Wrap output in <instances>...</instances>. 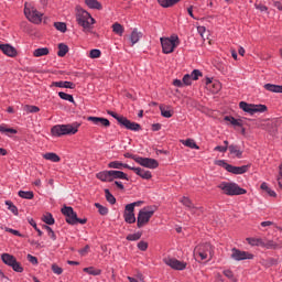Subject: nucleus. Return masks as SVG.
<instances>
[{
	"instance_id": "8fccbe9b",
	"label": "nucleus",
	"mask_w": 282,
	"mask_h": 282,
	"mask_svg": "<svg viewBox=\"0 0 282 282\" xmlns=\"http://www.w3.org/2000/svg\"><path fill=\"white\" fill-rule=\"evenodd\" d=\"M96 208H98V213L99 215H108L109 214V209L102 205H100V203H95Z\"/></svg>"
},
{
	"instance_id": "864d4df0",
	"label": "nucleus",
	"mask_w": 282,
	"mask_h": 282,
	"mask_svg": "<svg viewBox=\"0 0 282 282\" xmlns=\"http://www.w3.org/2000/svg\"><path fill=\"white\" fill-rule=\"evenodd\" d=\"M181 203L183 206H186V208H193V202H191V198L183 196L181 198Z\"/></svg>"
},
{
	"instance_id": "de8ad7c7",
	"label": "nucleus",
	"mask_w": 282,
	"mask_h": 282,
	"mask_svg": "<svg viewBox=\"0 0 282 282\" xmlns=\"http://www.w3.org/2000/svg\"><path fill=\"white\" fill-rule=\"evenodd\" d=\"M54 28L57 29L58 32H67V24H65L64 22H55Z\"/></svg>"
},
{
	"instance_id": "412c9836",
	"label": "nucleus",
	"mask_w": 282,
	"mask_h": 282,
	"mask_svg": "<svg viewBox=\"0 0 282 282\" xmlns=\"http://www.w3.org/2000/svg\"><path fill=\"white\" fill-rule=\"evenodd\" d=\"M110 180H129V176L122 171L110 170Z\"/></svg>"
},
{
	"instance_id": "c85d7f7f",
	"label": "nucleus",
	"mask_w": 282,
	"mask_h": 282,
	"mask_svg": "<svg viewBox=\"0 0 282 282\" xmlns=\"http://www.w3.org/2000/svg\"><path fill=\"white\" fill-rule=\"evenodd\" d=\"M264 89H267V91H271L272 94H282L281 85L265 84Z\"/></svg>"
},
{
	"instance_id": "338daca9",
	"label": "nucleus",
	"mask_w": 282,
	"mask_h": 282,
	"mask_svg": "<svg viewBox=\"0 0 282 282\" xmlns=\"http://www.w3.org/2000/svg\"><path fill=\"white\" fill-rule=\"evenodd\" d=\"M256 10H259L260 12H268V7L263 4H254Z\"/></svg>"
},
{
	"instance_id": "37998d69",
	"label": "nucleus",
	"mask_w": 282,
	"mask_h": 282,
	"mask_svg": "<svg viewBox=\"0 0 282 282\" xmlns=\"http://www.w3.org/2000/svg\"><path fill=\"white\" fill-rule=\"evenodd\" d=\"M127 241H139V239H142V232L138 231L134 234H130L126 237Z\"/></svg>"
},
{
	"instance_id": "5701e85b",
	"label": "nucleus",
	"mask_w": 282,
	"mask_h": 282,
	"mask_svg": "<svg viewBox=\"0 0 282 282\" xmlns=\"http://www.w3.org/2000/svg\"><path fill=\"white\" fill-rule=\"evenodd\" d=\"M262 248H267V250H281L282 243H276L274 240L263 241Z\"/></svg>"
},
{
	"instance_id": "ea45409f",
	"label": "nucleus",
	"mask_w": 282,
	"mask_h": 282,
	"mask_svg": "<svg viewBox=\"0 0 282 282\" xmlns=\"http://www.w3.org/2000/svg\"><path fill=\"white\" fill-rule=\"evenodd\" d=\"M225 120L227 122H230V124H232L234 127H241L242 126L241 120L236 119L235 117L226 116Z\"/></svg>"
},
{
	"instance_id": "6ab92c4d",
	"label": "nucleus",
	"mask_w": 282,
	"mask_h": 282,
	"mask_svg": "<svg viewBox=\"0 0 282 282\" xmlns=\"http://www.w3.org/2000/svg\"><path fill=\"white\" fill-rule=\"evenodd\" d=\"M248 169H250V165H242V166L230 165L228 173H232V175H243V173H248Z\"/></svg>"
},
{
	"instance_id": "4d7b16f0",
	"label": "nucleus",
	"mask_w": 282,
	"mask_h": 282,
	"mask_svg": "<svg viewBox=\"0 0 282 282\" xmlns=\"http://www.w3.org/2000/svg\"><path fill=\"white\" fill-rule=\"evenodd\" d=\"M189 76H192V80H199V77L202 76V70L194 69Z\"/></svg>"
},
{
	"instance_id": "2f4dec72",
	"label": "nucleus",
	"mask_w": 282,
	"mask_h": 282,
	"mask_svg": "<svg viewBox=\"0 0 282 282\" xmlns=\"http://www.w3.org/2000/svg\"><path fill=\"white\" fill-rule=\"evenodd\" d=\"M181 144H183V147H187L188 149H196V151H199V145H197L193 139L181 140Z\"/></svg>"
},
{
	"instance_id": "f8f14e48",
	"label": "nucleus",
	"mask_w": 282,
	"mask_h": 282,
	"mask_svg": "<svg viewBox=\"0 0 282 282\" xmlns=\"http://www.w3.org/2000/svg\"><path fill=\"white\" fill-rule=\"evenodd\" d=\"M61 212L66 217L67 224L70 226H76V224H78V215H76L74 208L64 206Z\"/></svg>"
},
{
	"instance_id": "aec40b11",
	"label": "nucleus",
	"mask_w": 282,
	"mask_h": 282,
	"mask_svg": "<svg viewBox=\"0 0 282 282\" xmlns=\"http://www.w3.org/2000/svg\"><path fill=\"white\" fill-rule=\"evenodd\" d=\"M52 87H59V89H76V84L72 82L59 80L53 82Z\"/></svg>"
},
{
	"instance_id": "58836bf2",
	"label": "nucleus",
	"mask_w": 282,
	"mask_h": 282,
	"mask_svg": "<svg viewBox=\"0 0 282 282\" xmlns=\"http://www.w3.org/2000/svg\"><path fill=\"white\" fill-rule=\"evenodd\" d=\"M19 197H21L22 199H34V192H25V191H20L18 193Z\"/></svg>"
},
{
	"instance_id": "393cba45",
	"label": "nucleus",
	"mask_w": 282,
	"mask_h": 282,
	"mask_svg": "<svg viewBox=\"0 0 282 282\" xmlns=\"http://www.w3.org/2000/svg\"><path fill=\"white\" fill-rule=\"evenodd\" d=\"M108 169H117V170H121V169H131V165L127 164V163H122L120 161H111L110 163H108Z\"/></svg>"
},
{
	"instance_id": "a878e982",
	"label": "nucleus",
	"mask_w": 282,
	"mask_h": 282,
	"mask_svg": "<svg viewBox=\"0 0 282 282\" xmlns=\"http://www.w3.org/2000/svg\"><path fill=\"white\" fill-rule=\"evenodd\" d=\"M96 177L100 182H111V171H101L96 174Z\"/></svg>"
},
{
	"instance_id": "4468645a",
	"label": "nucleus",
	"mask_w": 282,
	"mask_h": 282,
	"mask_svg": "<svg viewBox=\"0 0 282 282\" xmlns=\"http://www.w3.org/2000/svg\"><path fill=\"white\" fill-rule=\"evenodd\" d=\"M0 51L9 58H14L19 54L17 48L10 44H0Z\"/></svg>"
},
{
	"instance_id": "49530a36",
	"label": "nucleus",
	"mask_w": 282,
	"mask_h": 282,
	"mask_svg": "<svg viewBox=\"0 0 282 282\" xmlns=\"http://www.w3.org/2000/svg\"><path fill=\"white\" fill-rule=\"evenodd\" d=\"M24 111H26V113H39V111H41V108L36 106L26 105L24 106Z\"/></svg>"
},
{
	"instance_id": "1a4fd4ad",
	"label": "nucleus",
	"mask_w": 282,
	"mask_h": 282,
	"mask_svg": "<svg viewBox=\"0 0 282 282\" xmlns=\"http://www.w3.org/2000/svg\"><path fill=\"white\" fill-rule=\"evenodd\" d=\"M1 259L6 265H9V268H12L14 272H23V267L19 261H17V258L10 253H2Z\"/></svg>"
},
{
	"instance_id": "dca6fc26",
	"label": "nucleus",
	"mask_w": 282,
	"mask_h": 282,
	"mask_svg": "<svg viewBox=\"0 0 282 282\" xmlns=\"http://www.w3.org/2000/svg\"><path fill=\"white\" fill-rule=\"evenodd\" d=\"M130 171H133L135 175H139L142 180H151V177H153L151 171L143 170L142 167L130 166Z\"/></svg>"
},
{
	"instance_id": "680f3d73",
	"label": "nucleus",
	"mask_w": 282,
	"mask_h": 282,
	"mask_svg": "<svg viewBox=\"0 0 282 282\" xmlns=\"http://www.w3.org/2000/svg\"><path fill=\"white\" fill-rule=\"evenodd\" d=\"M223 274L227 278L230 279V281H235V273L230 269H227L223 271Z\"/></svg>"
},
{
	"instance_id": "e433bc0d",
	"label": "nucleus",
	"mask_w": 282,
	"mask_h": 282,
	"mask_svg": "<svg viewBox=\"0 0 282 282\" xmlns=\"http://www.w3.org/2000/svg\"><path fill=\"white\" fill-rule=\"evenodd\" d=\"M42 221H44V224H46L47 226H54L55 224L54 216H52V213L44 214L42 217Z\"/></svg>"
},
{
	"instance_id": "6e6552de",
	"label": "nucleus",
	"mask_w": 282,
	"mask_h": 282,
	"mask_svg": "<svg viewBox=\"0 0 282 282\" xmlns=\"http://www.w3.org/2000/svg\"><path fill=\"white\" fill-rule=\"evenodd\" d=\"M239 108L245 111V113H249V116H254V113H265L268 111V106L263 104H248L246 101L239 102Z\"/></svg>"
},
{
	"instance_id": "9b49d317",
	"label": "nucleus",
	"mask_w": 282,
	"mask_h": 282,
	"mask_svg": "<svg viewBox=\"0 0 282 282\" xmlns=\"http://www.w3.org/2000/svg\"><path fill=\"white\" fill-rule=\"evenodd\" d=\"M231 259H234V261L252 260V259H254V254H252L248 251H241L237 248H234V249H231Z\"/></svg>"
},
{
	"instance_id": "423d86ee",
	"label": "nucleus",
	"mask_w": 282,
	"mask_h": 282,
	"mask_svg": "<svg viewBox=\"0 0 282 282\" xmlns=\"http://www.w3.org/2000/svg\"><path fill=\"white\" fill-rule=\"evenodd\" d=\"M194 257L196 261H206V259H213V246L210 243L196 246L194 249Z\"/></svg>"
},
{
	"instance_id": "6e6d98bb",
	"label": "nucleus",
	"mask_w": 282,
	"mask_h": 282,
	"mask_svg": "<svg viewBox=\"0 0 282 282\" xmlns=\"http://www.w3.org/2000/svg\"><path fill=\"white\" fill-rule=\"evenodd\" d=\"M137 248H139L142 252H147V250L149 249V242L141 240L140 242H138Z\"/></svg>"
},
{
	"instance_id": "5fc2aeb1",
	"label": "nucleus",
	"mask_w": 282,
	"mask_h": 282,
	"mask_svg": "<svg viewBox=\"0 0 282 282\" xmlns=\"http://www.w3.org/2000/svg\"><path fill=\"white\" fill-rule=\"evenodd\" d=\"M102 53L100 52V50H98V48H93V50H90V52H89V58H100V55H101Z\"/></svg>"
},
{
	"instance_id": "bf43d9fd",
	"label": "nucleus",
	"mask_w": 282,
	"mask_h": 282,
	"mask_svg": "<svg viewBox=\"0 0 282 282\" xmlns=\"http://www.w3.org/2000/svg\"><path fill=\"white\" fill-rule=\"evenodd\" d=\"M183 85H193V78L191 76V74H186L183 76Z\"/></svg>"
},
{
	"instance_id": "c03bdc74",
	"label": "nucleus",
	"mask_w": 282,
	"mask_h": 282,
	"mask_svg": "<svg viewBox=\"0 0 282 282\" xmlns=\"http://www.w3.org/2000/svg\"><path fill=\"white\" fill-rule=\"evenodd\" d=\"M43 228H44V230H46L50 239H52L53 241H56V234L54 232V229H52V227H50L47 225H44Z\"/></svg>"
},
{
	"instance_id": "3c124183",
	"label": "nucleus",
	"mask_w": 282,
	"mask_h": 282,
	"mask_svg": "<svg viewBox=\"0 0 282 282\" xmlns=\"http://www.w3.org/2000/svg\"><path fill=\"white\" fill-rule=\"evenodd\" d=\"M160 111L163 118H173V112H171L169 109H165L164 106H160Z\"/></svg>"
},
{
	"instance_id": "2eb2a0df",
	"label": "nucleus",
	"mask_w": 282,
	"mask_h": 282,
	"mask_svg": "<svg viewBox=\"0 0 282 282\" xmlns=\"http://www.w3.org/2000/svg\"><path fill=\"white\" fill-rule=\"evenodd\" d=\"M120 121H121V123H120L121 127H124L129 131H140V129H142L140 123L133 122V121L127 119V117H123V119H121Z\"/></svg>"
},
{
	"instance_id": "f03ea898",
	"label": "nucleus",
	"mask_w": 282,
	"mask_h": 282,
	"mask_svg": "<svg viewBox=\"0 0 282 282\" xmlns=\"http://www.w3.org/2000/svg\"><path fill=\"white\" fill-rule=\"evenodd\" d=\"M160 43L163 54H173L177 47H180V36L177 34H172L170 36L160 37Z\"/></svg>"
},
{
	"instance_id": "69168bd1",
	"label": "nucleus",
	"mask_w": 282,
	"mask_h": 282,
	"mask_svg": "<svg viewBox=\"0 0 282 282\" xmlns=\"http://www.w3.org/2000/svg\"><path fill=\"white\" fill-rule=\"evenodd\" d=\"M7 232H10L11 235H14L15 237H23V235L21 234V231L12 229V228H7L6 229Z\"/></svg>"
},
{
	"instance_id": "a19ab883",
	"label": "nucleus",
	"mask_w": 282,
	"mask_h": 282,
	"mask_svg": "<svg viewBox=\"0 0 282 282\" xmlns=\"http://www.w3.org/2000/svg\"><path fill=\"white\" fill-rule=\"evenodd\" d=\"M210 91L212 94H219V91H221V83L219 80H214Z\"/></svg>"
},
{
	"instance_id": "9d476101",
	"label": "nucleus",
	"mask_w": 282,
	"mask_h": 282,
	"mask_svg": "<svg viewBox=\"0 0 282 282\" xmlns=\"http://www.w3.org/2000/svg\"><path fill=\"white\" fill-rule=\"evenodd\" d=\"M163 263H165V265H169V268H172V270L178 271L184 270L188 265L186 262L171 257L164 258Z\"/></svg>"
},
{
	"instance_id": "ddd939ff",
	"label": "nucleus",
	"mask_w": 282,
	"mask_h": 282,
	"mask_svg": "<svg viewBox=\"0 0 282 282\" xmlns=\"http://www.w3.org/2000/svg\"><path fill=\"white\" fill-rule=\"evenodd\" d=\"M137 164H140V166H144V169H158L160 166L158 160L142 156H139V159H137Z\"/></svg>"
},
{
	"instance_id": "473e14b6",
	"label": "nucleus",
	"mask_w": 282,
	"mask_h": 282,
	"mask_svg": "<svg viewBox=\"0 0 282 282\" xmlns=\"http://www.w3.org/2000/svg\"><path fill=\"white\" fill-rule=\"evenodd\" d=\"M50 54V48L47 47H41L33 51V56L35 58H41V56H47Z\"/></svg>"
},
{
	"instance_id": "13d9d810",
	"label": "nucleus",
	"mask_w": 282,
	"mask_h": 282,
	"mask_svg": "<svg viewBox=\"0 0 282 282\" xmlns=\"http://www.w3.org/2000/svg\"><path fill=\"white\" fill-rule=\"evenodd\" d=\"M217 166H221L223 169H225V171H229L230 170V164L226 163L224 160H218L216 161Z\"/></svg>"
},
{
	"instance_id": "c9c22d12",
	"label": "nucleus",
	"mask_w": 282,
	"mask_h": 282,
	"mask_svg": "<svg viewBox=\"0 0 282 282\" xmlns=\"http://www.w3.org/2000/svg\"><path fill=\"white\" fill-rule=\"evenodd\" d=\"M159 4L162 8H173L176 3H180L181 0H158Z\"/></svg>"
},
{
	"instance_id": "bb28decb",
	"label": "nucleus",
	"mask_w": 282,
	"mask_h": 282,
	"mask_svg": "<svg viewBox=\"0 0 282 282\" xmlns=\"http://www.w3.org/2000/svg\"><path fill=\"white\" fill-rule=\"evenodd\" d=\"M85 4L90 10H102V3H100L98 0H85Z\"/></svg>"
},
{
	"instance_id": "4be33fe9",
	"label": "nucleus",
	"mask_w": 282,
	"mask_h": 282,
	"mask_svg": "<svg viewBox=\"0 0 282 282\" xmlns=\"http://www.w3.org/2000/svg\"><path fill=\"white\" fill-rule=\"evenodd\" d=\"M229 153L232 155V158H238V160H241L243 155V151L239 148V145L231 144L229 145Z\"/></svg>"
},
{
	"instance_id": "4c0bfd02",
	"label": "nucleus",
	"mask_w": 282,
	"mask_h": 282,
	"mask_svg": "<svg viewBox=\"0 0 282 282\" xmlns=\"http://www.w3.org/2000/svg\"><path fill=\"white\" fill-rule=\"evenodd\" d=\"M67 52H69V46H67V44H64V43L58 44L57 56L63 58V56H65Z\"/></svg>"
},
{
	"instance_id": "774afa93",
	"label": "nucleus",
	"mask_w": 282,
	"mask_h": 282,
	"mask_svg": "<svg viewBox=\"0 0 282 282\" xmlns=\"http://www.w3.org/2000/svg\"><path fill=\"white\" fill-rule=\"evenodd\" d=\"M29 243L31 246H34L37 250H40V248H43V246L39 242V240H29Z\"/></svg>"
},
{
	"instance_id": "39448f33",
	"label": "nucleus",
	"mask_w": 282,
	"mask_h": 282,
	"mask_svg": "<svg viewBox=\"0 0 282 282\" xmlns=\"http://www.w3.org/2000/svg\"><path fill=\"white\" fill-rule=\"evenodd\" d=\"M78 133V126L74 127L72 124H56L51 129V135L53 138H61L63 135H76Z\"/></svg>"
},
{
	"instance_id": "052dcab7",
	"label": "nucleus",
	"mask_w": 282,
	"mask_h": 282,
	"mask_svg": "<svg viewBox=\"0 0 282 282\" xmlns=\"http://www.w3.org/2000/svg\"><path fill=\"white\" fill-rule=\"evenodd\" d=\"M144 204V202L142 200H138V202H134V203H130L126 206H128L130 209L134 210L135 212V207H140Z\"/></svg>"
},
{
	"instance_id": "a211bd4d",
	"label": "nucleus",
	"mask_w": 282,
	"mask_h": 282,
	"mask_svg": "<svg viewBox=\"0 0 282 282\" xmlns=\"http://www.w3.org/2000/svg\"><path fill=\"white\" fill-rule=\"evenodd\" d=\"M123 219L126 224H135V212L131 209V207H128L126 205L124 212H123Z\"/></svg>"
},
{
	"instance_id": "f704fd0d",
	"label": "nucleus",
	"mask_w": 282,
	"mask_h": 282,
	"mask_svg": "<svg viewBox=\"0 0 282 282\" xmlns=\"http://www.w3.org/2000/svg\"><path fill=\"white\" fill-rule=\"evenodd\" d=\"M112 32L117 34V36H122L124 34V26L122 24L116 22L112 24Z\"/></svg>"
},
{
	"instance_id": "c756f323",
	"label": "nucleus",
	"mask_w": 282,
	"mask_h": 282,
	"mask_svg": "<svg viewBox=\"0 0 282 282\" xmlns=\"http://www.w3.org/2000/svg\"><path fill=\"white\" fill-rule=\"evenodd\" d=\"M246 241L249 246L263 248V238H247Z\"/></svg>"
},
{
	"instance_id": "20e7f679",
	"label": "nucleus",
	"mask_w": 282,
	"mask_h": 282,
	"mask_svg": "<svg viewBox=\"0 0 282 282\" xmlns=\"http://www.w3.org/2000/svg\"><path fill=\"white\" fill-rule=\"evenodd\" d=\"M155 210H158V208L153 206L140 209L137 216V228H144V226H149V221H151V218L155 215Z\"/></svg>"
},
{
	"instance_id": "a18cd8bd",
	"label": "nucleus",
	"mask_w": 282,
	"mask_h": 282,
	"mask_svg": "<svg viewBox=\"0 0 282 282\" xmlns=\"http://www.w3.org/2000/svg\"><path fill=\"white\" fill-rule=\"evenodd\" d=\"M6 206H8V210L13 213V215H19V208L15 207L14 203L11 200H6Z\"/></svg>"
},
{
	"instance_id": "b1692460",
	"label": "nucleus",
	"mask_w": 282,
	"mask_h": 282,
	"mask_svg": "<svg viewBox=\"0 0 282 282\" xmlns=\"http://www.w3.org/2000/svg\"><path fill=\"white\" fill-rule=\"evenodd\" d=\"M131 45H135V43L140 42V39H142V32L138 31V29H133L130 36Z\"/></svg>"
},
{
	"instance_id": "603ef678",
	"label": "nucleus",
	"mask_w": 282,
	"mask_h": 282,
	"mask_svg": "<svg viewBox=\"0 0 282 282\" xmlns=\"http://www.w3.org/2000/svg\"><path fill=\"white\" fill-rule=\"evenodd\" d=\"M106 199L109 204L113 205L116 204V197L112 196L111 192L109 189H105Z\"/></svg>"
},
{
	"instance_id": "0e129e2a",
	"label": "nucleus",
	"mask_w": 282,
	"mask_h": 282,
	"mask_svg": "<svg viewBox=\"0 0 282 282\" xmlns=\"http://www.w3.org/2000/svg\"><path fill=\"white\" fill-rule=\"evenodd\" d=\"M52 271L54 274H63V268L58 267L57 264H52Z\"/></svg>"
},
{
	"instance_id": "e2e57ef3",
	"label": "nucleus",
	"mask_w": 282,
	"mask_h": 282,
	"mask_svg": "<svg viewBox=\"0 0 282 282\" xmlns=\"http://www.w3.org/2000/svg\"><path fill=\"white\" fill-rule=\"evenodd\" d=\"M26 259L32 265H39V259L32 254H28Z\"/></svg>"
},
{
	"instance_id": "72a5a7b5",
	"label": "nucleus",
	"mask_w": 282,
	"mask_h": 282,
	"mask_svg": "<svg viewBox=\"0 0 282 282\" xmlns=\"http://www.w3.org/2000/svg\"><path fill=\"white\" fill-rule=\"evenodd\" d=\"M261 191H264L269 197H276V192H274L272 188H270V185L268 183L263 182L260 186Z\"/></svg>"
},
{
	"instance_id": "7ed1b4c3",
	"label": "nucleus",
	"mask_w": 282,
	"mask_h": 282,
	"mask_svg": "<svg viewBox=\"0 0 282 282\" xmlns=\"http://www.w3.org/2000/svg\"><path fill=\"white\" fill-rule=\"evenodd\" d=\"M218 188L223 191L224 195H228L229 197L246 195V193H248L246 188L239 186V184L235 182L224 181L218 185Z\"/></svg>"
},
{
	"instance_id": "09e8293b",
	"label": "nucleus",
	"mask_w": 282,
	"mask_h": 282,
	"mask_svg": "<svg viewBox=\"0 0 282 282\" xmlns=\"http://www.w3.org/2000/svg\"><path fill=\"white\" fill-rule=\"evenodd\" d=\"M0 133H12V134H17L18 131H17V129H13V128H6L4 124H0Z\"/></svg>"
},
{
	"instance_id": "f3484780",
	"label": "nucleus",
	"mask_w": 282,
	"mask_h": 282,
	"mask_svg": "<svg viewBox=\"0 0 282 282\" xmlns=\"http://www.w3.org/2000/svg\"><path fill=\"white\" fill-rule=\"evenodd\" d=\"M88 122H93L97 127H110L111 122L107 118L102 117H88Z\"/></svg>"
},
{
	"instance_id": "f257e3e1",
	"label": "nucleus",
	"mask_w": 282,
	"mask_h": 282,
	"mask_svg": "<svg viewBox=\"0 0 282 282\" xmlns=\"http://www.w3.org/2000/svg\"><path fill=\"white\" fill-rule=\"evenodd\" d=\"M75 19L77 24L83 28V32L86 34L94 30V25H96V19L91 17L89 11L83 9V7L77 6L75 8Z\"/></svg>"
},
{
	"instance_id": "0eeeda50",
	"label": "nucleus",
	"mask_w": 282,
	"mask_h": 282,
	"mask_svg": "<svg viewBox=\"0 0 282 282\" xmlns=\"http://www.w3.org/2000/svg\"><path fill=\"white\" fill-rule=\"evenodd\" d=\"M24 15L26 17L28 21L35 23V25H39V23L43 21V13L39 12V10H36L32 3L25 2Z\"/></svg>"
},
{
	"instance_id": "cd10ccee",
	"label": "nucleus",
	"mask_w": 282,
	"mask_h": 282,
	"mask_svg": "<svg viewBox=\"0 0 282 282\" xmlns=\"http://www.w3.org/2000/svg\"><path fill=\"white\" fill-rule=\"evenodd\" d=\"M42 158L44 160H47L48 162H61V156H58V154L54 153V152H47L42 154Z\"/></svg>"
},
{
	"instance_id": "79ce46f5",
	"label": "nucleus",
	"mask_w": 282,
	"mask_h": 282,
	"mask_svg": "<svg viewBox=\"0 0 282 282\" xmlns=\"http://www.w3.org/2000/svg\"><path fill=\"white\" fill-rule=\"evenodd\" d=\"M58 96L62 100H67L68 102H72L74 105V102H76L74 100V96L67 94V93H64V91H59L58 93Z\"/></svg>"
},
{
	"instance_id": "7c9ffc66",
	"label": "nucleus",
	"mask_w": 282,
	"mask_h": 282,
	"mask_svg": "<svg viewBox=\"0 0 282 282\" xmlns=\"http://www.w3.org/2000/svg\"><path fill=\"white\" fill-rule=\"evenodd\" d=\"M83 272H86V274H90V276H100V274H102V270L96 269L94 267L84 268Z\"/></svg>"
}]
</instances>
